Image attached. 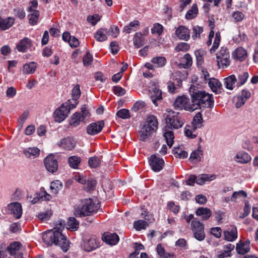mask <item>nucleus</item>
<instances>
[{
  "label": "nucleus",
  "instance_id": "48",
  "mask_svg": "<svg viewBox=\"0 0 258 258\" xmlns=\"http://www.w3.org/2000/svg\"><path fill=\"white\" fill-rule=\"evenodd\" d=\"M69 228L72 230H77L79 228V222L75 217H70L67 222Z\"/></svg>",
  "mask_w": 258,
  "mask_h": 258
},
{
  "label": "nucleus",
  "instance_id": "32",
  "mask_svg": "<svg viewBox=\"0 0 258 258\" xmlns=\"http://www.w3.org/2000/svg\"><path fill=\"white\" fill-rule=\"evenodd\" d=\"M151 62L156 68H162L166 65L167 60L164 56H155L152 58Z\"/></svg>",
  "mask_w": 258,
  "mask_h": 258
},
{
  "label": "nucleus",
  "instance_id": "9",
  "mask_svg": "<svg viewBox=\"0 0 258 258\" xmlns=\"http://www.w3.org/2000/svg\"><path fill=\"white\" fill-rule=\"evenodd\" d=\"M191 229L193 232L194 237L198 240H203L206 236L204 232V225L197 219L191 221Z\"/></svg>",
  "mask_w": 258,
  "mask_h": 258
},
{
  "label": "nucleus",
  "instance_id": "25",
  "mask_svg": "<svg viewBox=\"0 0 258 258\" xmlns=\"http://www.w3.org/2000/svg\"><path fill=\"white\" fill-rule=\"evenodd\" d=\"M235 158L237 162L242 164L247 163L251 160L250 156L245 151L238 152L236 154Z\"/></svg>",
  "mask_w": 258,
  "mask_h": 258
},
{
  "label": "nucleus",
  "instance_id": "42",
  "mask_svg": "<svg viewBox=\"0 0 258 258\" xmlns=\"http://www.w3.org/2000/svg\"><path fill=\"white\" fill-rule=\"evenodd\" d=\"M62 187V182L60 180H56L51 183L50 188L51 193L56 195L61 189Z\"/></svg>",
  "mask_w": 258,
  "mask_h": 258
},
{
  "label": "nucleus",
  "instance_id": "33",
  "mask_svg": "<svg viewBox=\"0 0 258 258\" xmlns=\"http://www.w3.org/2000/svg\"><path fill=\"white\" fill-rule=\"evenodd\" d=\"M203 119L201 112H198L194 117L192 123L194 130L195 131L197 128H200L203 126Z\"/></svg>",
  "mask_w": 258,
  "mask_h": 258
},
{
  "label": "nucleus",
  "instance_id": "28",
  "mask_svg": "<svg viewBox=\"0 0 258 258\" xmlns=\"http://www.w3.org/2000/svg\"><path fill=\"white\" fill-rule=\"evenodd\" d=\"M206 51L203 49H199L195 51L198 68H202V65L204 62V56L206 55Z\"/></svg>",
  "mask_w": 258,
  "mask_h": 258
},
{
  "label": "nucleus",
  "instance_id": "50",
  "mask_svg": "<svg viewBox=\"0 0 258 258\" xmlns=\"http://www.w3.org/2000/svg\"><path fill=\"white\" fill-rule=\"evenodd\" d=\"M81 116L82 118V121L85 123V118L91 116V113L88 107L86 105H83L81 107Z\"/></svg>",
  "mask_w": 258,
  "mask_h": 258
},
{
  "label": "nucleus",
  "instance_id": "18",
  "mask_svg": "<svg viewBox=\"0 0 258 258\" xmlns=\"http://www.w3.org/2000/svg\"><path fill=\"white\" fill-rule=\"evenodd\" d=\"M81 90L80 85L78 84L76 85L72 90V100H68L70 102V104L72 106V108H76L79 103L78 99L81 96Z\"/></svg>",
  "mask_w": 258,
  "mask_h": 258
},
{
  "label": "nucleus",
  "instance_id": "29",
  "mask_svg": "<svg viewBox=\"0 0 258 258\" xmlns=\"http://www.w3.org/2000/svg\"><path fill=\"white\" fill-rule=\"evenodd\" d=\"M237 82V79L234 75H231L224 79V85L226 88L232 90L234 88V84Z\"/></svg>",
  "mask_w": 258,
  "mask_h": 258
},
{
  "label": "nucleus",
  "instance_id": "64",
  "mask_svg": "<svg viewBox=\"0 0 258 258\" xmlns=\"http://www.w3.org/2000/svg\"><path fill=\"white\" fill-rule=\"evenodd\" d=\"M13 12L14 15L21 20L24 19L26 16V13L23 9L16 8L14 9Z\"/></svg>",
  "mask_w": 258,
  "mask_h": 258
},
{
  "label": "nucleus",
  "instance_id": "31",
  "mask_svg": "<svg viewBox=\"0 0 258 258\" xmlns=\"http://www.w3.org/2000/svg\"><path fill=\"white\" fill-rule=\"evenodd\" d=\"M133 43L135 47L137 48H139L144 45V39L143 34L141 32H137L135 34L133 38Z\"/></svg>",
  "mask_w": 258,
  "mask_h": 258
},
{
  "label": "nucleus",
  "instance_id": "52",
  "mask_svg": "<svg viewBox=\"0 0 258 258\" xmlns=\"http://www.w3.org/2000/svg\"><path fill=\"white\" fill-rule=\"evenodd\" d=\"M116 115L123 119H128L131 118L130 111L126 109H121L119 110L116 113Z\"/></svg>",
  "mask_w": 258,
  "mask_h": 258
},
{
  "label": "nucleus",
  "instance_id": "47",
  "mask_svg": "<svg viewBox=\"0 0 258 258\" xmlns=\"http://www.w3.org/2000/svg\"><path fill=\"white\" fill-rule=\"evenodd\" d=\"M94 37L97 41L99 42H103L105 41L107 37L106 34L104 33L103 29H100L94 34Z\"/></svg>",
  "mask_w": 258,
  "mask_h": 258
},
{
  "label": "nucleus",
  "instance_id": "44",
  "mask_svg": "<svg viewBox=\"0 0 258 258\" xmlns=\"http://www.w3.org/2000/svg\"><path fill=\"white\" fill-rule=\"evenodd\" d=\"M101 160L97 156H93L90 157L88 160V164L91 168H96L100 166Z\"/></svg>",
  "mask_w": 258,
  "mask_h": 258
},
{
  "label": "nucleus",
  "instance_id": "1",
  "mask_svg": "<svg viewBox=\"0 0 258 258\" xmlns=\"http://www.w3.org/2000/svg\"><path fill=\"white\" fill-rule=\"evenodd\" d=\"M66 222L63 220H58L53 229L47 230L42 234V240L47 246L54 244L60 247L63 252H67L70 247V241L62 234Z\"/></svg>",
  "mask_w": 258,
  "mask_h": 258
},
{
  "label": "nucleus",
  "instance_id": "22",
  "mask_svg": "<svg viewBox=\"0 0 258 258\" xmlns=\"http://www.w3.org/2000/svg\"><path fill=\"white\" fill-rule=\"evenodd\" d=\"M32 43L30 39L25 37L20 40L19 43L17 45V48L19 52H24L27 49L31 47Z\"/></svg>",
  "mask_w": 258,
  "mask_h": 258
},
{
  "label": "nucleus",
  "instance_id": "57",
  "mask_svg": "<svg viewBox=\"0 0 258 258\" xmlns=\"http://www.w3.org/2000/svg\"><path fill=\"white\" fill-rule=\"evenodd\" d=\"M166 21H170L172 18V9L167 5H165L162 9Z\"/></svg>",
  "mask_w": 258,
  "mask_h": 258
},
{
  "label": "nucleus",
  "instance_id": "63",
  "mask_svg": "<svg viewBox=\"0 0 258 258\" xmlns=\"http://www.w3.org/2000/svg\"><path fill=\"white\" fill-rule=\"evenodd\" d=\"M87 21L92 24V25H95L100 20V16L98 14L89 15L87 17Z\"/></svg>",
  "mask_w": 258,
  "mask_h": 258
},
{
  "label": "nucleus",
  "instance_id": "46",
  "mask_svg": "<svg viewBox=\"0 0 258 258\" xmlns=\"http://www.w3.org/2000/svg\"><path fill=\"white\" fill-rule=\"evenodd\" d=\"M182 62H183V68L184 69H188L190 68L192 63V57L190 54H185L182 58Z\"/></svg>",
  "mask_w": 258,
  "mask_h": 258
},
{
  "label": "nucleus",
  "instance_id": "61",
  "mask_svg": "<svg viewBox=\"0 0 258 258\" xmlns=\"http://www.w3.org/2000/svg\"><path fill=\"white\" fill-rule=\"evenodd\" d=\"M173 80H174L173 83L175 84V86L180 87L182 86V79L180 73H176L173 76Z\"/></svg>",
  "mask_w": 258,
  "mask_h": 258
},
{
  "label": "nucleus",
  "instance_id": "60",
  "mask_svg": "<svg viewBox=\"0 0 258 258\" xmlns=\"http://www.w3.org/2000/svg\"><path fill=\"white\" fill-rule=\"evenodd\" d=\"M163 31V26L156 23L154 25L153 27L151 29V32L152 34L157 33L159 36L161 35Z\"/></svg>",
  "mask_w": 258,
  "mask_h": 258
},
{
  "label": "nucleus",
  "instance_id": "11",
  "mask_svg": "<svg viewBox=\"0 0 258 258\" xmlns=\"http://www.w3.org/2000/svg\"><path fill=\"white\" fill-rule=\"evenodd\" d=\"M148 163L151 169L155 172L161 171L165 165L163 159L156 154H153L148 158Z\"/></svg>",
  "mask_w": 258,
  "mask_h": 258
},
{
  "label": "nucleus",
  "instance_id": "16",
  "mask_svg": "<svg viewBox=\"0 0 258 258\" xmlns=\"http://www.w3.org/2000/svg\"><path fill=\"white\" fill-rule=\"evenodd\" d=\"M102 239L106 243L114 245L118 242L119 238L115 233L105 232L103 234Z\"/></svg>",
  "mask_w": 258,
  "mask_h": 258
},
{
  "label": "nucleus",
  "instance_id": "5",
  "mask_svg": "<svg viewBox=\"0 0 258 258\" xmlns=\"http://www.w3.org/2000/svg\"><path fill=\"white\" fill-rule=\"evenodd\" d=\"M166 125L171 130H176L181 128L184 123V120L180 116L179 112L173 111L169 112L165 117Z\"/></svg>",
  "mask_w": 258,
  "mask_h": 258
},
{
  "label": "nucleus",
  "instance_id": "13",
  "mask_svg": "<svg viewBox=\"0 0 258 258\" xmlns=\"http://www.w3.org/2000/svg\"><path fill=\"white\" fill-rule=\"evenodd\" d=\"M104 126V120H99L90 123L86 128L87 133L91 136H94L100 133Z\"/></svg>",
  "mask_w": 258,
  "mask_h": 258
},
{
  "label": "nucleus",
  "instance_id": "3",
  "mask_svg": "<svg viewBox=\"0 0 258 258\" xmlns=\"http://www.w3.org/2000/svg\"><path fill=\"white\" fill-rule=\"evenodd\" d=\"M158 125V120L155 116L151 115L148 116L140 132V140L143 142L147 141L157 130Z\"/></svg>",
  "mask_w": 258,
  "mask_h": 258
},
{
  "label": "nucleus",
  "instance_id": "34",
  "mask_svg": "<svg viewBox=\"0 0 258 258\" xmlns=\"http://www.w3.org/2000/svg\"><path fill=\"white\" fill-rule=\"evenodd\" d=\"M203 155V151L201 150L200 145H199L198 149L192 152L190 154L189 160L191 161L196 160L197 162L201 161L202 156Z\"/></svg>",
  "mask_w": 258,
  "mask_h": 258
},
{
  "label": "nucleus",
  "instance_id": "27",
  "mask_svg": "<svg viewBox=\"0 0 258 258\" xmlns=\"http://www.w3.org/2000/svg\"><path fill=\"white\" fill-rule=\"evenodd\" d=\"M246 50L242 47L236 48L232 53V56L234 58L242 61L247 56Z\"/></svg>",
  "mask_w": 258,
  "mask_h": 258
},
{
  "label": "nucleus",
  "instance_id": "23",
  "mask_svg": "<svg viewBox=\"0 0 258 258\" xmlns=\"http://www.w3.org/2000/svg\"><path fill=\"white\" fill-rule=\"evenodd\" d=\"M208 84L209 87L213 92H215L216 94H219L221 93V89H222V85L218 79L214 78H210L208 82Z\"/></svg>",
  "mask_w": 258,
  "mask_h": 258
},
{
  "label": "nucleus",
  "instance_id": "4",
  "mask_svg": "<svg viewBox=\"0 0 258 258\" xmlns=\"http://www.w3.org/2000/svg\"><path fill=\"white\" fill-rule=\"evenodd\" d=\"M98 209V205H96L92 199H86L82 200L75 209L74 213L77 217H86L96 212Z\"/></svg>",
  "mask_w": 258,
  "mask_h": 258
},
{
  "label": "nucleus",
  "instance_id": "21",
  "mask_svg": "<svg viewBox=\"0 0 258 258\" xmlns=\"http://www.w3.org/2000/svg\"><path fill=\"white\" fill-rule=\"evenodd\" d=\"M170 128L164 126L163 128V136L167 145L171 148L174 143V133Z\"/></svg>",
  "mask_w": 258,
  "mask_h": 258
},
{
  "label": "nucleus",
  "instance_id": "10",
  "mask_svg": "<svg viewBox=\"0 0 258 258\" xmlns=\"http://www.w3.org/2000/svg\"><path fill=\"white\" fill-rule=\"evenodd\" d=\"M174 106L175 108L182 109L186 111L192 112V103H190L189 99L185 95L179 96L176 98L174 102Z\"/></svg>",
  "mask_w": 258,
  "mask_h": 258
},
{
  "label": "nucleus",
  "instance_id": "14",
  "mask_svg": "<svg viewBox=\"0 0 258 258\" xmlns=\"http://www.w3.org/2000/svg\"><path fill=\"white\" fill-rule=\"evenodd\" d=\"M175 33L180 40L187 41L190 38L189 30L184 26L180 25L178 27Z\"/></svg>",
  "mask_w": 258,
  "mask_h": 258
},
{
  "label": "nucleus",
  "instance_id": "39",
  "mask_svg": "<svg viewBox=\"0 0 258 258\" xmlns=\"http://www.w3.org/2000/svg\"><path fill=\"white\" fill-rule=\"evenodd\" d=\"M172 153L175 157L178 158L185 159L188 156V153L184 150H182L179 147H174Z\"/></svg>",
  "mask_w": 258,
  "mask_h": 258
},
{
  "label": "nucleus",
  "instance_id": "51",
  "mask_svg": "<svg viewBox=\"0 0 258 258\" xmlns=\"http://www.w3.org/2000/svg\"><path fill=\"white\" fill-rule=\"evenodd\" d=\"M249 77V74L247 72H243L241 74H239L238 77V80L236 85L239 87L243 85L247 80Z\"/></svg>",
  "mask_w": 258,
  "mask_h": 258
},
{
  "label": "nucleus",
  "instance_id": "24",
  "mask_svg": "<svg viewBox=\"0 0 258 258\" xmlns=\"http://www.w3.org/2000/svg\"><path fill=\"white\" fill-rule=\"evenodd\" d=\"M22 245L19 241H14L11 243L7 248L8 251L11 256H14L20 253L19 251Z\"/></svg>",
  "mask_w": 258,
  "mask_h": 258
},
{
  "label": "nucleus",
  "instance_id": "43",
  "mask_svg": "<svg viewBox=\"0 0 258 258\" xmlns=\"http://www.w3.org/2000/svg\"><path fill=\"white\" fill-rule=\"evenodd\" d=\"M148 226V222L143 220H139L134 222V227L137 231L145 229Z\"/></svg>",
  "mask_w": 258,
  "mask_h": 258
},
{
  "label": "nucleus",
  "instance_id": "53",
  "mask_svg": "<svg viewBox=\"0 0 258 258\" xmlns=\"http://www.w3.org/2000/svg\"><path fill=\"white\" fill-rule=\"evenodd\" d=\"M140 25V22L138 20H134L131 22L129 24L124 27L123 32L126 33H130L133 30V27H137Z\"/></svg>",
  "mask_w": 258,
  "mask_h": 258
},
{
  "label": "nucleus",
  "instance_id": "58",
  "mask_svg": "<svg viewBox=\"0 0 258 258\" xmlns=\"http://www.w3.org/2000/svg\"><path fill=\"white\" fill-rule=\"evenodd\" d=\"M250 250V247L243 246V244L240 242L237 243L236 246V250L237 252L240 254H244L248 252Z\"/></svg>",
  "mask_w": 258,
  "mask_h": 258
},
{
  "label": "nucleus",
  "instance_id": "15",
  "mask_svg": "<svg viewBox=\"0 0 258 258\" xmlns=\"http://www.w3.org/2000/svg\"><path fill=\"white\" fill-rule=\"evenodd\" d=\"M8 210L10 213L16 219H19L21 217L22 208L20 203L18 202L11 203L8 205Z\"/></svg>",
  "mask_w": 258,
  "mask_h": 258
},
{
  "label": "nucleus",
  "instance_id": "2",
  "mask_svg": "<svg viewBox=\"0 0 258 258\" xmlns=\"http://www.w3.org/2000/svg\"><path fill=\"white\" fill-rule=\"evenodd\" d=\"M189 92L192 103L193 111L197 109L206 108H212L214 106L213 95L207 93L204 90H200L195 87H190Z\"/></svg>",
  "mask_w": 258,
  "mask_h": 258
},
{
  "label": "nucleus",
  "instance_id": "35",
  "mask_svg": "<svg viewBox=\"0 0 258 258\" xmlns=\"http://www.w3.org/2000/svg\"><path fill=\"white\" fill-rule=\"evenodd\" d=\"M37 64L35 62L25 63L23 66V73L26 74H33L35 72Z\"/></svg>",
  "mask_w": 258,
  "mask_h": 258
},
{
  "label": "nucleus",
  "instance_id": "62",
  "mask_svg": "<svg viewBox=\"0 0 258 258\" xmlns=\"http://www.w3.org/2000/svg\"><path fill=\"white\" fill-rule=\"evenodd\" d=\"M192 30L194 34L192 35V37L195 39L198 37H200V34L203 33L204 29L203 27L197 25L193 27Z\"/></svg>",
  "mask_w": 258,
  "mask_h": 258
},
{
  "label": "nucleus",
  "instance_id": "41",
  "mask_svg": "<svg viewBox=\"0 0 258 258\" xmlns=\"http://www.w3.org/2000/svg\"><path fill=\"white\" fill-rule=\"evenodd\" d=\"M198 13V6L194 4L190 10H188L185 14V17L187 20H192L195 18Z\"/></svg>",
  "mask_w": 258,
  "mask_h": 258
},
{
  "label": "nucleus",
  "instance_id": "45",
  "mask_svg": "<svg viewBox=\"0 0 258 258\" xmlns=\"http://www.w3.org/2000/svg\"><path fill=\"white\" fill-rule=\"evenodd\" d=\"M81 158L76 156H71L68 158V163L72 168L76 169L81 162Z\"/></svg>",
  "mask_w": 258,
  "mask_h": 258
},
{
  "label": "nucleus",
  "instance_id": "38",
  "mask_svg": "<svg viewBox=\"0 0 258 258\" xmlns=\"http://www.w3.org/2000/svg\"><path fill=\"white\" fill-rule=\"evenodd\" d=\"M96 184L97 181L95 179L89 178L85 183L84 188L86 191L90 192L95 189Z\"/></svg>",
  "mask_w": 258,
  "mask_h": 258
},
{
  "label": "nucleus",
  "instance_id": "8",
  "mask_svg": "<svg viewBox=\"0 0 258 258\" xmlns=\"http://www.w3.org/2000/svg\"><path fill=\"white\" fill-rule=\"evenodd\" d=\"M81 248L87 252L93 251L99 247V240L95 237H84L81 244Z\"/></svg>",
  "mask_w": 258,
  "mask_h": 258
},
{
  "label": "nucleus",
  "instance_id": "19",
  "mask_svg": "<svg viewBox=\"0 0 258 258\" xmlns=\"http://www.w3.org/2000/svg\"><path fill=\"white\" fill-rule=\"evenodd\" d=\"M150 98L153 104L157 106L158 102H161L163 99L161 90L156 87H154L150 92Z\"/></svg>",
  "mask_w": 258,
  "mask_h": 258
},
{
  "label": "nucleus",
  "instance_id": "36",
  "mask_svg": "<svg viewBox=\"0 0 258 258\" xmlns=\"http://www.w3.org/2000/svg\"><path fill=\"white\" fill-rule=\"evenodd\" d=\"M82 119L81 116V113L76 112L74 113L71 116L70 120V124L74 127H77L80 124Z\"/></svg>",
  "mask_w": 258,
  "mask_h": 258
},
{
  "label": "nucleus",
  "instance_id": "54",
  "mask_svg": "<svg viewBox=\"0 0 258 258\" xmlns=\"http://www.w3.org/2000/svg\"><path fill=\"white\" fill-rule=\"evenodd\" d=\"M220 42V34L219 32L216 33L215 39L212 47L211 48L210 51L211 53L216 51V50L218 48Z\"/></svg>",
  "mask_w": 258,
  "mask_h": 258
},
{
  "label": "nucleus",
  "instance_id": "56",
  "mask_svg": "<svg viewBox=\"0 0 258 258\" xmlns=\"http://www.w3.org/2000/svg\"><path fill=\"white\" fill-rule=\"evenodd\" d=\"M190 49V45L186 42H180L177 44L175 47L176 52L187 51Z\"/></svg>",
  "mask_w": 258,
  "mask_h": 258
},
{
  "label": "nucleus",
  "instance_id": "17",
  "mask_svg": "<svg viewBox=\"0 0 258 258\" xmlns=\"http://www.w3.org/2000/svg\"><path fill=\"white\" fill-rule=\"evenodd\" d=\"M57 145L66 150H72L76 146V141L73 138L68 137L61 139Z\"/></svg>",
  "mask_w": 258,
  "mask_h": 258
},
{
  "label": "nucleus",
  "instance_id": "49",
  "mask_svg": "<svg viewBox=\"0 0 258 258\" xmlns=\"http://www.w3.org/2000/svg\"><path fill=\"white\" fill-rule=\"evenodd\" d=\"M40 15V13L39 11H34V13H32L28 15L29 18V23L32 25L34 26L37 24V20L39 18Z\"/></svg>",
  "mask_w": 258,
  "mask_h": 258
},
{
  "label": "nucleus",
  "instance_id": "40",
  "mask_svg": "<svg viewBox=\"0 0 258 258\" xmlns=\"http://www.w3.org/2000/svg\"><path fill=\"white\" fill-rule=\"evenodd\" d=\"M2 24H3V31L10 28L15 23V20L12 17H9L6 19H3L1 17Z\"/></svg>",
  "mask_w": 258,
  "mask_h": 258
},
{
  "label": "nucleus",
  "instance_id": "26",
  "mask_svg": "<svg viewBox=\"0 0 258 258\" xmlns=\"http://www.w3.org/2000/svg\"><path fill=\"white\" fill-rule=\"evenodd\" d=\"M196 214L197 216H202V220H207L211 216L212 212L208 208L200 207L197 209Z\"/></svg>",
  "mask_w": 258,
  "mask_h": 258
},
{
  "label": "nucleus",
  "instance_id": "59",
  "mask_svg": "<svg viewBox=\"0 0 258 258\" xmlns=\"http://www.w3.org/2000/svg\"><path fill=\"white\" fill-rule=\"evenodd\" d=\"M242 196L243 198H246L247 197V193L244 190H239L238 191L234 192L230 197L231 202H234L238 197Z\"/></svg>",
  "mask_w": 258,
  "mask_h": 258
},
{
  "label": "nucleus",
  "instance_id": "55",
  "mask_svg": "<svg viewBox=\"0 0 258 258\" xmlns=\"http://www.w3.org/2000/svg\"><path fill=\"white\" fill-rule=\"evenodd\" d=\"M93 61V55L89 52H87L83 58L84 66L86 67L90 66L92 64Z\"/></svg>",
  "mask_w": 258,
  "mask_h": 258
},
{
  "label": "nucleus",
  "instance_id": "7",
  "mask_svg": "<svg viewBox=\"0 0 258 258\" xmlns=\"http://www.w3.org/2000/svg\"><path fill=\"white\" fill-rule=\"evenodd\" d=\"M216 58L219 68H227L230 65V54L227 47H221L220 51L216 54Z\"/></svg>",
  "mask_w": 258,
  "mask_h": 258
},
{
  "label": "nucleus",
  "instance_id": "20",
  "mask_svg": "<svg viewBox=\"0 0 258 258\" xmlns=\"http://www.w3.org/2000/svg\"><path fill=\"white\" fill-rule=\"evenodd\" d=\"M223 235L224 240L229 242L234 241L238 237L236 227L233 226L231 230L228 229L224 231Z\"/></svg>",
  "mask_w": 258,
  "mask_h": 258
},
{
  "label": "nucleus",
  "instance_id": "6",
  "mask_svg": "<svg viewBox=\"0 0 258 258\" xmlns=\"http://www.w3.org/2000/svg\"><path fill=\"white\" fill-rule=\"evenodd\" d=\"M70 103L69 101H67L54 111L53 117L56 122H61L63 121L68 117L70 110L75 108H72Z\"/></svg>",
  "mask_w": 258,
  "mask_h": 258
},
{
  "label": "nucleus",
  "instance_id": "37",
  "mask_svg": "<svg viewBox=\"0 0 258 258\" xmlns=\"http://www.w3.org/2000/svg\"><path fill=\"white\" fill-rule=\"evenodd\" d=\"M23 153L28 158H30L32 156L36 157L40 154V150L37 147L28 148L23 150Z\"/></svg>",
  "mask_w": 258,
  "mask_h": 258
},
{
  "label": "nucleus",
  "instance_id": "30",
  "mask_svg": "<svg viewBox=\"0 0 258 258\" xmlns=\"http://www.w3.org/2000/svg\"><path fill=\"white\" fill-rule=\"evenodd\" d=\"M216 177L214 174L209 175L207 174H202L197 176L196 183L199 185L205 184L206 181H210L214 180Z\"/></svg>",
  "mask_w": 258,
  "mask_h": 258
},
{
  "label": "nucleus",
  "instance_id": "12",
  "mask_svg": "<svg viewBox=\"0 0 258 258\" xmlns=\"http://www.w3.org/2000/svg\"><path fill=\"white\" fill-rule=\"evenodd\" d=\"M44 164L47 171L51 173H54L58 170V161L55 156L49 154L44 159Z\"/></svg>",
  "mask_w": 258,
  "mask_h": 258
}]
</instances>
